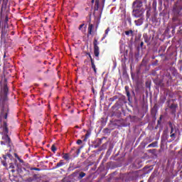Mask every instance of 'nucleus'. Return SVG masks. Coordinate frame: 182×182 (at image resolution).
<instances>
[{
    "label": "nucleus",
    "mask_w": 182,
    "mask_h": 182,
    "mask_svg": "<svg viewBox=\"0 0 182 182\" xmlns=\"http://www.w3.org/2000/svg\"><path fill=\"white\" fill-rule=\"evenodd\" d=\"M1 91H0V120H1V140L0 144L6 146L9 150H12V139L9 137V128H8V114H9V99L8 98V93L9 88L8 87V80L4 77L2 84L0 82Z\"/></svg>",
    "instance_id": "nucleus-1"
},
{
    "label": "nucleus",
    "mask_w": 182,
    "mask_h": 182,
    "mask_svg": "<svg viewBox=\"0 0 182 182\" xmlns=\"http://www.w3.org/2000/svg\"><path fill=\"white\" fill-rule=\"evenodd\" d=\"M182 1L178 0L174 3L172 7V21L173 22H180L182 16Z\"/></svg>",
    "instance_id": "nucleus-2"
},
{
    "label": "nucleus",
    "mask_w": 182,
    "mask_h": 182,
    "mask_svg": "<svg viewBox=\"0 0 182 182\" xmlns=\"http://www.w3.org/2000/svg\"><path fill=\"white\" fill-rule=\"evenodd\" d=\"M132 16H134V18H144V9H133Z\"/></svg>",
    "instance_id": "nucleus-3"
},
{
    "label": "nucleus",
    "mask_w": 182,
    "mask_h": 182,
    "mask_svg": "<svg viewBox=\"0 0 182 182\" xmlns=\"http://www.w3.org/2000/svg\"><path fill=\"white\" fill-rule=\"evenodd\" d=\"M93 46L95 57L99 58V55H100V48L99 47V41L96 38H94Z\"/></svg>",
    "instance_id": "nucleus-4"
},
{
    "label": "nucleus",
    "mask_w": 182,
    "mask_h": 182,
    "mask_svg": "<svg viewBox=\"0 0 182 182\" xmlns=\"http://www.w3.org/2000/svg\"><path fill=\"white\" fill-rule=\"evenodd\" d=\"M133 9H144L143 1L141 0H135L132 4Z\"/></svg>",
    "instance_id": "nucleus-5"
},
{
    "label": "nucleus",
    "mask_w": 182,
    "mask_h": 182,
    "mask_svg": "<svg viewBox=\"0 0 182 182\" xmlns=\"http://www.w3.org/2000/svg\"><path fill=\"white\" fill-rule=\"evenodd\" d=\"M2 1H3V3L1 4L0 18H2V14H4V11L6 9L8 6V2H9V0H2Z\"/></svg>",
    "instance_id": "nucleus-6"
},
{
    "label": "nucleus",
    "mask_w": 182,
    "mask_h": 182,
    "mask_svg": "<svg viewBox=\"0 0 182 182\" xmlns=\"http://www.w3.org/2000/svg\"><path fill=\"white\" fill-rule=\"evenodd\" d=\"M139 178V171L132 172L129 175V180L130 181H134V180H137Z\"/></svg>",
    "instance_id": "nucleus-7"
},
{
    "label": "nucleus",
    "mask_w": 182,
    "mask_h": 182,
    "mask_svg": "<svg viewBox=\"0 0 182 182\" xmlns=\"http://www.w3.org/2000/svg\"><path fill=\"white\" fill-rule=\"evenodd\" d=\"M168 107L171 110V114H173V116H176V113L177 112V107H178V105L173 103Z\"/></svg>",
    "instance_id": "nucleus-8"
},
{
    "label": "nucleus",
    "mask_w": 182,
    "mask_h": 182,
    "mask_svg": "<svg viewBox=\"0 0 182 182\" xmlns=\"http://www.w3.org/2000/svg\"><path fill=\"white\" fill-rule=\"evenodd\" d=\"M90 62H91V68L92 69L95 75H97V68H96V64H95V60L93 58L90 57Z\"/></svg>",
    "instance_id": "nucleus-9"
},
{
    "label": "nucleus",
    "mask_w": 182,
    "mask_h": 182,
    "mask_svg": "<svg viewBox=\"0 0 182 182\" xmlns=\"http://www.w3.org/2000/svg\"><path fill=\"white\" fill-rule=\"evenodd\" d=\"M144 22V17H139V19L134 21L136 26H141Z\"/></svg>",
    "instance_id": "nucleus-10"
},
{
    "label": "nucleus",
    "mask_w": 182,
    "mask_h": 182,
    "mask_svg": "<svg viewBox=\"0 0 182 182\" xmlns=\"http://www.w3.org/2000/svg\"><path fill=\"white\" fill-rule=\"evenodd\" d=\"M143 38H144V41L145 43H147L148 46L151 45V43L150 42L151 37H149V36L147 34H144Z\"/></svg>",
    "instance_id": "nucleus-11"
},
{
    "label": "nucleus",
    "mask_w": 182,
    "mask_h": 182,
    "mask_svg": "<svg viewBox=\"0 0 182 182\" xmlns=\"http://www.w3.org/2000/svg\"><path fill=\"white\" fill-rule=\"evenodd\" d=\"M124 33H125L126 36H127L128 38H129V37L134 38V31H133L132 29L125 31Z\"/></svg>",
    "instance_id": "nucleus-12"
},
{
    "label": "nucleus",
    "mask_w": 182,
    "mask_h": 182,
    "mask_svg": "<svg viewBox=\"0 0 182 182\" xmlns=\"http://www.w3.org/2000/svg\"><path fill=\"white\" fill-rule=\"evenodd\" d=\"M73 151H75V154H73V157H77V156L80 154V149H76V148L73 147L71 149L70 153H73Z\"/></svg>",
    "instance_id": "nucleus-13"
},
{
    "label": "nucleus",
    "mask_w": 182,
    "mask_h": 182,
    "mask_svg": "<svg viewBox=\"0 0 182 182\" xmlns=\"http://www.w3.org/2000/svg\"><path fill=\"white\" fill-rule=\"evenodd\" d=\"M62 166H65V162L63 161V160H60L55 166H53V168L55 170L56 168H59V167H62Z\"/></svg>",
    "instance_id": "nucleus-14"
},
{
    "label": "nucleus",
    "mask_w": 182,
    "mask_h": 182,
    "mask_svg": "<svg viewBox=\"0 0 182 182\" xmlns=\"http://www.w3.org/2000/svg\"><path fill=\"white\" fill-rule=\"evenodd\" d=\"M93 24L89 23L88 25V35H93Z\"/></svg>",
    "instance_id": "nucleus-15"
},
{
    "label": "nucleus",
    "mask_w": 182,
    "mask_h": 182,
    "mask_svg": "<svg viewBox=\"0 0 182 182\" xmlns=\"http://www.w3.org/2000/svg\"><path fill=\"white\" fill-rule=\"evenodd\" d=\"M118 100L119 103H126V96L122 95L120 97H118Z\"/></svg>",
    "instance_id": "nucleus-16"
},
{
    "label": "nucleus",
    "mask_w": 182,
    "mask_h": 182,
    "mask_svg": "<svg viewBox=\"0 0 182 182\" xmlns=\"http://www.w3.org/2000/svg\"><path fill=\"white\" fill-rule=\"evenodd\" d=\"M125 92L129 102H130V91L129 90V86H125Z\"/></svg>",
    "instance_id": "nucleus-17"
},
{
    "label": "nucleus",
    "mask_w": 182,
    "mask_h": 182,
    "mask_svg": "<svg viewBox=\"0 0 182 182\" xmlns=\"http://www.w3.org/2000/svg\"><path fill=\"white\" fill-rule=\"evenodd\" d=\"M91 132L90 131H87V133L85 134V137L83 139V141H87V139L90 136Z\"/></svg>",
    "instance_id": "nucleus-18"
},
{
    "label": "nucleus",
    "mask_w": 182,
    "mask_h": 182,
    "mask_svg": "<svg viewBox=\"0 0 182 182\" xmlns=\"http://www.w3.org/2000/svg\"><path fill=\"white\" fill-rule=\"evenodd\" d=\"M109 32H110V28H107L105 30V33L104 36L102 37V41H104V39L106 38V36H107V35L109 34Z\"/></svg>",
    "instance_id": "nucleus-19"
},
{
    "label": "nucleus",
    "mask_w": 182,
    "mask_h": 182,
    "mask_svg": "<svg viewBox=\"0 0 182 182\" xmlns=\"http://www.w3.org/2000/svg\"><path fill=\"white\" fill-rule=\"evenodd\" d=\"M158 142L157 141H154L151 144H149L147 146V149L150 147H157Z\"/></svg>",
    "instance_id": "nucleus-20"
},
{
    "label": "nucleus",
    "mask_w": 182,
    "mask_h": 182,
    "mask_svg": "<svg viewBox=\"0 0 182 182\" xmlns=\"http://www.w3.org/2000/svg\"><path fill=\"white\" fill-rule=\"evenodd\" d=\"M168 125L171 129V134L174 133V126H173V123H171V122H169Z\"/></svg>",
    "instance_id": "nucleus-21"
},
{
    "label": "nucleus",
    "mask_w": 182,
    "mask_h": 182,
    "mask_svg": "<svg viewBox=\"0 0 182 182\" xmlns=\"http://www.w3.org/2000/svg\"><path fill=\"white\" fill-rule=\"evenodd\" d=\"M86 176V173L85 172H80V173H78V178L79 180L83 178V177Z\"/></svg>",
    "instance_id": "nucleus-22"
},
{
    "label": "nucleus",
    "mask_w": 182,
    "mask_h": 182,
    "mask_svg": "<svg viewBox=\"0 0 182 182\" xmlns=\"http://www.w3.org/2000/svg\"><path fill=\"white\" fill-rule=\"evenodd\" d=\"M99 4H100V1L99 0H95V11H99Z\"/></svg>",
    "instance_id": "nucleus-23"
},
{
    "label": "nucleus",
    "mask_w": 182,
    "mask_h": 182,
    "mask_svg": "<svg viewBox=\"0 0 182 182\" xmlns=\"http://www.w3.org/2000/svg\"><path fill=\"white\" fill-rule=\"evenodd\" d=\"M9 21V18L8 17V15H6V18L4 19V27L6 28L8 26V21Z\"/></svg>",
    "instance_id": "nucleus-24"
},
{
    "label": "nucleus",
    "mask_w": 182,
    "mask_h": 182,
    "mask_svg": "<svg viewBox=\"0 0 182 182\" xmlns=\"http://www.w3.org/2000/svg\"><path fill=\"white\" fill-rule=\"evenodd\" d=\"M63 159H64V160H66L67 161H69V154H63Z\"/></svg>",
    "instance_id": "nucleus-25"
},
{
    "label": "nucleus",
    "mask_w": 182,
    "mask_h": 182,
    "mask_svg": "<svg viewBox=\"0 0 182 182\" xmlns=\"http://www.w3.org/2000/svg\"><path fill=\"white\" fill-rule=\"evenodd\" d=\"M117 99H119V96L115 95L111 98L109 99V102H114V100H117Z\"/></svg>",
    "instance_id": "nucleus-26"
},
{
    "label": "nucleus",
    "mask_w": 182,
    "mask_h": 182,
    "mask_svg": "<svg viewBox=\"0 0 182 182\" xmlns=\"http://www.w3.org/2000/svg\"><path fill=\"white\" fill-rule=\"evenodd\" d=\"M145 85H146V89H149V90H150V89L151 87V82L147 81V82H146Z\"/></svg>",
    "instance_id": "nucleus-27"
},
{
    "label": "nucleus",
    "mask_w": 182,
    "mask_h": 182,
    "mask_svg": "<svg viewBox=\"0 0 182 182\" xmlns=\"http://www.w3.org/2000/svg\"><path fill=\"white\" fill-rule=\"evenodd\" d=\"M57 149H56V146H55V144H53L51 146V151H53V153H55Z\"/></svg>",
    "instance_id": "nucleus-28"
},
{
    "label": "nucleus",
    "mask_w": 182,
    "mask_h": 182,
    "mask_svg": "<svg viewBox=\"0 0 182 182\" xmlns=\"http://www.w3.org/2000/svg\"><path fill=\"white\" fill-rule=\"evenodd\" d=\"M120 106V104L119 103V102H117L114 106L112 107H114V109L117 108V107H119Z\"/></svg>",
    "instance_id": "nucleus-29"
},
{
    "label": "nucleus",
    "mask_w": 182,
    "mask_h": 182,
    "mask_svg": "<svg viewBox=\"0 0 182 182\" xmlns=\"http://www.w3.org/2000/svg\"><path fill=\"white\" fill-rule=\"evenodd\" d=\"M170 137L171 139H173L172 140H175L176 139V133L171 134Z\"/></svg>",
    "instance_id": "nucleus-30"
},
{
    "label": "nucleus",
    "mask_w": 182,
    "mask_h": 182,
    "mask_svg": "<svg viewBox=\"0 0 182 182\" xmlns=\"http://www.w3.org/2000/svg\"><path fill=\"white\" fill-rule=\"evenodd\" d=\"M148 153H151V154H154V153H156V149H149Z\"/></svg>",
    "instance_id": "nucleus-31"
},
{
    "label": "nucleus",
    "mask_w": 182,
    "mask_h": 182,
    "mask_svg": "<svg viewBox=\"0 0 182 182\" xmlns=\"http://www.w3.org/2000/svg\"><path fill=\"white\" fill-rule=\"evenodd\" d=\"M127 20L129 22V25H132V17L128 16Z\"/></svg>",
    "instance_id": "nucleus-32"
},
{
    "label": "nucleus",
    "mask_w": 182,
    "mask_h": 182,
    "mask_svg": "<svg viewBox=\"0 0 182 182\" xmlns=\"http://www.w3.org/2000/svg\"><path fill=\"white\" fill-rule=\"evenodd\" d=\"M31 170H33L35 171H41V168H31Z\"/></svg>",
    "instance_id": "nucleus-33"
},
{
    "label": "nucleus",
    "mask_w": 182,
    "mask_h": 182,
    "mask_svg": "<svg viewBox=\"0 0 182 182\" xmlns=\"http://www.w3.org/2000/svg\"><path fill=\"white\" fill-rule=\"evenodd\" d=\"M82 143H83V141H82V139H78V140L77 141V144H78V145L82 144Z\"/></svg>",
    "instance_id": "nucleus-34"
},
{
    "label": "nucleus",
    "mask_w": 182,
    "mask_h": 182,
    "mask_svg": "<svg viewBox=\"0 0 182 182\" xmlns=\"http://www.w3.org/2000/svg\"><path fill=\"white\" fill-rule=\"evenodd\" d=\"M83 26H85V23L80 25V26L78 28L79 31H82V28H83Z\"/></svg>",
    "instance_id": "nucleus-35"
},
{
    "label": "nucleus",
    "mask_w": 182,
    "mask_h": 182,
    "mask_svg": "<svg viewBox=\"0 0 182 182\" xmlns=\"http://www.w3.org/2000/svg\"><path fill=\"white\" fill-rule=\"evenodd\" d=\"M27 181H29V182L33 181V178H28L27 179Z\"/></svg>",
    "instance_id": "nucleus-36"
},
{
    "label": "nucleus",
    "mask_w": 182,
    "mask_h": 182,
    "mask_svg": "<svg viewBox=\"0 0 182 182\" xmlns=\"http://www.w3.org/2000/svg\"><path fill=\"white\" fill-rule=\"evenodd\" d=\"M6 156L9 159H12V155L11 154H7Z\"/></svg>",
    "instance_id": "nucleus-37"
},
{
    "label": "nucleus",
    "mask_w": 182,
    "mask_h": 182,
    "mask_svg": "<svg viewBox=\"0 0 182 182\" xmlns=\"http://www.w3.org/2000/svg\"><path fill=\"white\" fill-rule=\"evenodd\" d=\"M144 45V43H143V41H141L140 43V48H143Z\"/></svg>",
    "instance_id": "nucleus-38"
},
{
    "label": "nucleus",
    "mask_w": 182,
    "mask_h": 182,
    "mask_svg": "<svg viewBox=\"0 0 182 182\" xmlns=\"http://www.w3.org/2000/svg\"><path fill=\"white\" fill-rule=\"evenodd\" d=\"M87 56H89L90 59L92 58V55H90V53H87Z\"/></svg>",
    "instance_id": "nucleus-39"
},
{
    "label": "nucleus",
    "mask_w": 182,
    "mask_h": 182,
    "mask_svg": "<svg viewBox=\"0 0 182 182\" xmlns=\"http://www.w3.org/2000/svg\"><path fill=\"white\" fill-rule=\"evenodd\" d=\"M6 157H8L7 155H3V159H4V160H6Z\"/></svg>",
    "instance_id": "nucleus-40"
},
{
    "label": "nucleus",
    "mask_w": 182,
    "mask_h": 182,
    "mask_svg": "<svg viewBox=\"0 0 182 182\" xmlns=\"http://www.w3.org/2000/svg\"><path fill=\"white\" fill-rule=\"evenodd\" d=\"M70 154H71L73 156V154H76V152L73 151V153H70Z\"/></svg>",
    "instance_id": "nucleus-41"
},
{
    "label": "nucleus",
    "mask_w": 182,
    "mask_h": 182,
    "mask_svg": "<svg viewBox=\"0 0 182 182\" xmlns=\"http://www.w3.org/2000/svg\"><path fill=\"white\" fill-rule=\"evenodd\" d=\"M154 5H157V2L154 1V2H153V6H154Z\"/></svg>",
    "instance_id": "nucleus-42"
},
{
    "label": "nucleus",
    "mask_w": 182,
    "mask_h": 182,
    "mask_svg": "<svg viewBox=\"0 0 182 182\" xmlns=\"http://www.w3.org/2000/svg\"><path fill=\"white\" fill-rule=\"evenodd\" d=\"M149 178H154V175L151 174Z\"/></svg>",
    "instance_id": "nucleus-43"
},
{
    "label": "nucleus",
    "mask_w": 182,
    "mask_h": 182,
    "mask_svg": "<svg viewBox=\"0 0 182 182\" xmlns=\"http://www.w3.org/2000/svg\"><path fill=\"white\" fill-rule=\"evenodd\" d=\"M161 124V121L160 119L158 120V124Z\"/></svg>",
    "instance_id": "nucleus-44"
},
{
    "label": "nucleus",
    "mask_w": 182,
    "mask_h": 182,
    "mask_svg": "<svg viewBox=\"0 0 182 182\" xmlns=\"http://www.w3.org/2000/svg\"><path fill=\"white\" fill-rule=\"evenodd\" d=\"M162 119H163V115H161L160 117H159V120L161 121Z\"/></svg>",
    "instance_id": "nucleus-45"
},
{
    "label": "nucleus",
    "mask_w": 182,
    "mask_h": 182,
    "mask_svg": "<svg viewBox=\"0 0 182 182\" xmlns=\"http://www.w3.org/2000/svg\"><path fill=\"white\" fill-rule=\"evenodd\" d=\"M5 58H6V53H4V58L5 59Z\"/></svg>",
    "instance_id": "nucleus-46"
},
{
    "label": "nucleus",
    "mask_w": 182,
    "mask_h": 182,
    "mask_svg": "<svg viewBox=\"0 0 182 182\" xmlns=\"http://www.w3.org/2000/svg\"><path fill=\"white\" fill-rule=\"evenodd\" d=\"M91 4H95V0H92Z\"/></svg>",
    "instance_id": "nucleus-47"
},
{
    "label": "nucleus",
    "mask_w": 182,
    "mask_h": 182,
    "mask_svg": "<svg viewBox=\"0 0 182 182\" xmlns=\"http://www.w3.org/2000/svg\"><path fill=\"white\" fill-rule=\"evenodd\" d=\"M98 26L97 25L95 27V31H97Z\"/></svg>",
    "instance_id": "nucleus-48"
},
{
    "label": "nucleus",
    "mask_w": 182,
    "mask_h": 182,
    "mask_svg": "<svg viewBox=\"0 0 182 182\" xmlns=\"http://www.w3.org/2000/svg\"><path fill=\"white\" fill-rule=\"evenodd\" d=\"M106 0H102V2H103V4H105V1Z\"/></svg>",
    "instance_id": "nucleus-49"
},
{
    "label": "nucleus",
    "mask_w": 182,
    "mask_h": 182,
    "mask_svg": "<svg viewBox=\"0 0 182 182\" xmlns=\"http://www.w3.org/2000/svg\"><path fill=\"white\" fill-rule=\"evenodd\" d=\"M152 59H156V57H154H154H152Z\"/></svg>",
    "instance_id": "nucleus-50"
},
{
    "label": "nucleus",
    "mask_w": 182,
    "mask_h": 182,
    "mask_svg": "<svg viewBox=\"0 0 182 182\" xmlns=\"http://www.w3.org/2000/svg\"><path fill=\"white\" fill-rule=\"evenodd\" d=\"M169 79H173V78L171 77V75H169Z\"/></svg>",
    "instance_id": "nucleus-51"
},
{
    "label": "nucleus",
    "mask_w": 182,
    "mask_h": 182,
    "mask_svg": "<svg viewBox=\"0 0 182 182\" xmlns=\"http://www.w3.org/2000/svg\"><path fill=\"white\" fill-rule=\"evenodd\" d=\"M10 167H11V168H14V166H10Z\"/></svg>",
    "instance_id": "nucleus-52"
},
{
    "label": "nucleus",
    "mask_w": 182,
    "mask_h": 182,
    "mask_svg": "<svg viewBox=\"0 0 182 182\" xmlns=\"http://www.w3.org/2000/svg\"><path fill=\"white\" fill-rule=\"evenodd\" d=\"M2 40H4V38H3L2 36H1V41H2Z\"/></svg>",
    "instance_id": "nucleus-53"
},
{
    "label": "nucleus",
    "mask_w": 182,
    "mask_h": 182,
    "mask_svg": "<svg viewBox=\"0 0 182 182\" xmlns=\"http://www.w3.org/2000/svg\"><path fill=\"white\" fill-rule=\"evenodd\" d=\"M23 161H22V160H20V162H21V163H22Z\"/></svg>",
    "instance_id": "nucleus-54"
},
{
    "label": "nucleus",
    "mask_w": 182,
    "mask_h": 182,
    "mask_svg": "<svg viewBox=\"0 0 182 182\" xmlns=\"http://www.w3.org/2000/svg\"><path fill=\"white\" fill-rule=\"evenodd\" d=\"M74 174H77V172H75Z\"/></svg>",
    "instance_id": "nucleus-55"
},
{
    "label": "nucleus",
    "mask_w": 182,
    "mask_h": 182,
    "mask_svg": "<svg viewBox=\"0 0 182 182\" xmlns=\"http://www.w3.org/2000/svg\"><path fill=\"white\" fill-rule=\"evenodd\" d=\"M76 128H77V129H78V128H79V127H78V126H76Z\"/></svg>",
    "instance_id": "nucleus-56"
},
{
    "label": "nucleus",
    "mask_w": 182,
    "mask_h": 182,
    "mask_svg": "<svg viewBox=\"0 0 182 182\" xmlns=\"http://www.w3.org/2000/svg\"><path fill=\"white\" fill-rule=\"evenodd\" d=\"M168 103H170V100L168 101Z\"/></svg>",
    "instance_id": "nucleus-57"
},
{
    "label": "nucleus",
    "mask_w": 182,
    "mask_h": 182,
    "mask_svg": "<svg viewBox=\"0 0 182 182\" xmlns=\"http://www.w3.org/2000/svg\"><path fill=\"white\" fill-rule=\"evenodd\" d=\"M180 62L182 63V60H181Z\"/></svg>",
    "instance_id": "nucleus-58"
}]
</instances>
